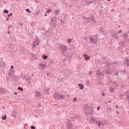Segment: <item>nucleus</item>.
I'll return each mask as SVG.
<instances>
[{
  "label": "nucleus",
  "mask_w": 129,
  "mask_h": 129,
  "mask_svg": "<svg viewBox=\"0 0 129 129\" xmlns=\"http://www.w3.org/2000/svg\"><path fill=\"white\" fill-rule=\"evenodd\" d=\"M60 49L61 50L62 53H66L68 50V46L64 45H61L60 47Z\"/></svg>",
  "instance_id": "4"
},
{
  "label": "nucleus",
  "mask_w": 129,
  "mask_h": 129,
  "mask_svg": "<svg viewBox=\"0 0 129 129\" xmlns=\"http://www.w3.org/2000/svg\"><path fill=\"white\" fill-rule=\"evenodd\" d=\"M68 42L69 43H71V39H69Z\"/></svg>",
  "instance_id": "45"
},
{
  "label": "nucleus",
  "mask_w": 129,
  "mask_h": 129,
  "mask_svg": "<svg viewBox=\"0 0 129 129\" xmlns=\"http://www.w3.org/2000/svg\"><path fill=\"white\" fill-rule=\"evenodd\" d=\"M31 129H35V128H36V127H35V126H34V125H31Z\"/></svg>",
  "instance_id": "40"
},
{
  "label": "nucleus",
  "mask_w": 129,
  "mask_h": 129,
  "mask_svg": "<svg viewBox=\"0 0 129 129\" xmlns=\"http://www.w3.org/2000/svg\"><path fill=\"white\" fill-rule=\"evenodd\" d=\"M5 89L1 88V90H0V93H5Z\"/></svg>",
  "instance_id": "32"
},
{
  "label": "nucleus",
  "mask_w": 129,
  "mask_h": 129,
  "mask_svg": "<svg viewBox=\"0 0 129 129\" xmlns=\"http://www.w3.org/2000/svg\"><path fill=\"white\" fill-rule=\"evenodd\" d=\"M8 34H11V32H10V31H8Z\"/></svg>",
  "instance_id": "54"
},
{
  "label": "nucleus",
  "mask_w": 129,
  "mask_h": 129,
  "mask_svg": "<svg viewBox=\"0 0 129 129\" xmlns=\"http://www.w3.org/2000/svg\"><path fill=\"white\" fill-rule=\"evenodd\" d=\"M120 97L121 98L122 97V94H121L120 96Z\"/></svg>",
  "instance_id": "57"
},
{
  "label": "nucleus",
  "mask_w": 129,
  "mask_h": 129,
  "mask_svg": "<svg viewBox=\"0 0 129 129\" xmlns=\"http://www.w3.org/2000/svg\"><path fill=\"white\" fill-rule=\"evenodd\" d=\"M2 119H3L4 120L7 119V115H4V116L2 117Z\"/></svg>",
  "instance_id": "31"
},
{
  "label": "nucleus",
  "mask_w": 129,
  "mask_h": 129,
  "mask_svg": "<svg viewBox=\"0 0 129 129\" xmlns=\"http://www.w3.org/2000/svg\"><path fill=\"white\" fill-rule=\"evenodd\" d=\"M109 91L111 93H113V92H114V89L112 87H110Z\"/></svg>",
  "instance_id": "13"
},
{
  "label": "nucleus",
  "mask_w": 129,
  "mask_h": 129,
  "mask_svg": "<svg viewBox=\"0 0 129 129\" xmlns=\"http://www.w3.org/2000/svg\"><path fill=\"white\" fill-rule=\"evenodd\" d=\"M85 20H86L87 23H90V18L84 17Z\"/></svg>",
  "instance_id": "23"
},
{
  "label": "nucleus",
  "mask_w": 129,
  "mask_h": 129,
  "mask_svg": "<svg viewBox=\"0 0 129 129\" xmlns=\"http://www.w3.org/2000/svg\"><path fill=\"white\" fill-rule=\"evenodd\" d=\"M122 37L124 38V40H126V39H127V38H128V34H127V33H123L122 34Z\"/></svg>",
  "instance_id": "8"
},
{
  "label": "nucleus",
  "mask_w": 129,
  "mask_h": 129,
  "mask_svg": "<svg viewBox=\"0 0 129 129\" xmlns=\"http://www.w3.org/2000/svg\"><path fill=\"white\" fill-rule=\"evenodd\" d=\"M107 110H109V111H112V110H113V109L111 108V107L108 106L107 107Z\"/></svg>",
  "instance_id": "25"
},
{
  "label": "nucleus",
  "mask_w": 129,
  "mask_h": 129,
  "mask_svg": "<svg viewBox=\"0 0 129 129\" xmlns=\"http://www.w3.org/2000/svg\"><path fill=\"white\" fill-rule=\"evenodd\" d=\"M116 36H117V33L116 32H114L112 34V37H115Z\"/></svg>",
  "instance_id": "24"
},
{
  "label": "nucleus",
  "mask_w": 129,
  "mask_h": 129,
  "mask_svg": "<svg viewBox=\"0 0 129 129\" xmlns=\"http://www.w3.org/2000/svg\"><path fill=\"white\" fill-rule=\"evenodd\" d=\"M76 99H77V98H75L74 99V101H76Z\"/></svg>",
  "instance_id": "48"
},
{
  "label": "nucleus",
  "mask_w": 129,
  "mask_h": 129,
  "mask_svg": "<svg viewBox=\"0 0 129 129\" xmlns=\"http://www.w3.org/2000/svg\"><path fill=\"white\" fill-rule=\"evenodd\" d=\"M91 118V120L94 122L96 123V120L95 119V118H94V117L93 116H91L90 117Z\"/></svg>",
  "instance_id": "16"
},
{
  "label": "nucleus",
  "mask_w": 129,
  "mask_h": 129,
  "mask_svg": "<svg viewBox=\"0 0 129 129\" xmlns=\"http://www.w3.org/2000/svg\"><path fill=\"white\" fill-rule=\"evenodd\" d=\"M116 113H117V114H119V112L118 111H117Z\"/></svg>",
  "instance_id": "52"
},
{
  "label": "nucleus",
  "mask_w": 129,
  "mask_h": 129,
  "mask_svg": "<svg viewBox=\"0 0 129 129\" xmlns=\"http://www.w3.org/2000/svg\"><path fill=\"white\" fill-rule=\"evenodd\" d=\"M111 66L114 67V68H115L116 66H117V63L116 62H112Z\"/></svg>",
  "instance_id": "19"
},
{
  "label": "nucleus",
  "mask_w": 129,
  "mask_h": 129,
  "mask_svg": "<svg viewBox=\"0 0 129 129\" xmlns=\"http://www.w3.org/2000/svg\"><path fill=\"white\" fill-rule=\"evenodd\" d=\"M34 43L33 44V46L34 47V48H36V47L37 46H38V45H39V40L37 39L34 42Z\"/></svg>",
  "instance_id": "6"
},
{
  "label": "nucleus",
  "mask_w": 129,
  "mask_h": 129,
  "mask_svg": "<svg viewBox=\"0 0 129 129\" xmlns=\"http://www.w3.org/2000/svg\"><path fill=\"white\" fill-rule=\"evenodd\" d=\"M115 107H116V108H118V105H116L115 106Z\"/></svg>",
  "instance_id": "50"
},
{
  "label": "nucleus",
  "mask_w": 129,
  "mask_h": 129,
  "mask_svg": "<svg viewBox=\"0 0 129 129\" xmlns=\"http://www.w3.org/2000/svg\"><path fill=\"white\" fill-rule=\"evenodd\" d=\"M9 77H10V78H11V77H12V78H14L13 77L12 75L11 74H9Z\"/></svg>",
  "instance_id": "41"
},
{
  "label": "nucleus",
  "mask_w": 129,
  "mask_h": 129,
  "mask_svg": "<svg viewBox=\"0 0 129 129\" xmlns=\"http://www.w3.org/2000/svg\"><path fill=\"white\" fill-rule=\"evenodd\" d=\"M96 123H98L99 126H100V124H101V123H100V121H97L96 122Z\"/></svg>",
  "instance_id": "35"
},
{
  "label": "nucleus",
  "mask_w": 129,
  "mask_h": 129,
  "mask_svg": "<svg viewBox=\"0 0 129 129\" xmlns=\"http://www.w3.org/2000/svg\"><path fill=\"white\" fill-rule=\"evenodd\" d=\"M93 112H94V109L92 108V112H90V114H91L92 115V114H93Z\"/></svg>",
  "instance_id": "34"
},
{
  "label": "nucleus",
  "mask_w": 129,
  "mask_h": 129,
  "mask_svg": "<svg viewBox=\"0 0 129 129\" xmlns=\"http://www.w3.org/2000/svg\"><path fill=\"white\" fill-rule=\"evenodd\" d=\"M108 102L109 103H110V102H111V101H109Z\"/></svg>",
  "instance_id": "60"
},
{
  "label": "nucleus",
  "mask_w": 129,
  "mask_h": 129,
  "mask_svg": "<svg viewBox=\"0 0 129 129\" xmlns=\"http://www.w3.org/2000/svg\"><path fill=\"white\" fill-rule=\"evenodd\" d=\"M86 82L87 84H89V81H86Z\"/></svg>",
  "instance_id": "46"
},
{
  "label": "nucleus",
  "mask_w": 129,
  "mask_h": 129,
  "mask_svg": "<svg viewBox=\"0 0 129 129\" xmlns=\"http://www.w3.org/2000/svg\"><path fill=\"white\" fill-rule=\"evenodd\" d=\"M121 33H122V30H120L118 32V34H121Z\"/></svg>",
  "instance_id": "43"
},
{
  "label": "nucleus",
  "mask_w": 129,
  "mask_h": 129,
  "mask_svg": "<svg viewBox=\"0 0 129 129\" xmlns=\"http://www.w3.org/2000/svg\"><path fill=\"white\" fill-rule=\"evenodd\" d=\"M78 86H79V87H80V89H81V90H83V89H84V86H83V85H82L81 84H79Z\"/></svg>",
  "instance_id": "12"
},
{
  "label": "nucleus",
  "mask_w": 129,
  "mask_h": 129,
  "mask_svg": "<svg viewBox=\"0 0 129 129\" xmlns=\"http://www.w3.org/2000/svg\"><path fill=\"white\" fill-rule=\"evenodd\" d=\"M44 92L45 94H48L49 93V89H48L47 90H44Z\"/></svg>",
  "instance_id": "26"
},
{
  "label": "nucleus",
  "mask_w": 129,
  "mask_h": 129,
  "mask_svg": "<svg viewBox=\"0 0 129 129\" xmlns=\"http://www.w3.org/2000/svg\"><path fill=\"white\" fill-rule=\"evenodd\" d=\"M44 16H45V17H47V14H45Z\"/></svg>",
  "instance_id": "58"
},
{
  "label": "nucleus",
  "mask_w": 129,
  "mask_h": 129,
  "mask_svg": "<svg viewBox=\"0 0 129 129\" xmlns=\"http://www.w3.org/2000/svg\"><path fill=\"white\" fill-rule=\"evenodd\" d=\"M126 98L127 100V101H129V95L128 94H125Z\"/></svg>",
  "instance_id": "30"
},
{
  "label": "nucleus",
  "mask_w": 129,
  "mask_h": 129,
  "mask_svg": "<svg viewBox=\"0 0 129 129\" xmlns=\"http://www.w3.org/2000/svg\"><path fill=\"white\" fill-rule=\"evenodd\" d=\"M60 12V10H56L55 11L54 13H55V15L56 16L59 15V12Z\"/></svg>",
  "instance_id": "22"
},
{
  "label": "nucleus",
  "mask_w": 129,
  "mask_h": 129,
  "mask_svg": "<svg viewBox=\"0 0 129 129\" xmlns=\"http://www.w3.org/2000/svg\"><path fill=\"white\" fill-rule=\"evenodd\" d=\"M53 97L55 99H58V100H61V99H65L66 96L61 95L60 94L55 93L53 95Z\"/></svg>",
  "instance_id": "1"
},
{
  "label": "nucleus",
  "mask_w": 129,
  "mask_h": 129,
  "mask_svg": "<svg viewBox=\"0 0 129 129\" xmlns=\"http://www.w3.org/2000/svg\"><path fill=\"white\" fill-rule=\"evenodd\" d=\"M12 27V26H8V28L9 29H11V27Z\"/></svg>",
  "instance_id": "53"
},
{
  "label": "nucleus",
  "mask_w": 129,
  "mask_h": 129,
  "mask_svg": "<svg viewBox=\"0 0 129 129\" xmlns=\"http://www.w3.org/2000/svg\"><path fill=\"white\" fill-rule=\"evenodd\" d=\"M14 94L17 95V94H18V93L15 92V93H14Z\"/></svg>",
  "instance_id": "56"
},
{
  "label": "nucleus",
  "mask_w": 129,
  "mask_h": 129,
  "mask_svg": "<svg viewBox=\"0 0 129 129\" xmlns=\"http://www.w3.org/2000/svg\"><path fill=\"white\" fill-rule=\"evenodd\" d=\"M105 73L106 75H110V74H111V71L107 70V71H106L105 72Z\"/></svg>",
  "instance_id": "11"
},
{
  "label": "nucleus",
  "mask_w": 129,
  "mask_h": 129,
  "mask_svg": "<svg viewBox=\"0 0 129 129\" xmlns=\"http://www.w3.org/2000/svg\"><path fill=\"white\" fill-rule=\"evenodd\" d=\"M66 123H67V127L68 129H73L72 124H71V121L70 119H67L66 121Z\"/></svg>",
  "instance_id": "3"
},
{
  "label": "nucleus",
  "mask_w": 129,
  "mask_h": 129,
  "mask_svg": "<svg viewBox=\"0 0 129 129\" xmlns=\"http://www.w3.org/2000/svg\"><path fill=\"white\" fill-rule=\"evenodd\" d=\"M51 9H48V10L46 11V13H51Z\"/></svg>",
  "instance_id": "39"
},
{
  "label": "nucleus",
  "mask_w": 129,
  "mask_h": 129,
  "mask_svg": "<svg viewBox=\"0 0 129 129\" xmlns=\"http://www.w3.org/2000/svg\"><path fill=\"white\" fill-rule=\"evenodd\" d=\"M119 45H120V46H122L121 49H122V48H123L124 47V42L123 41H122L119 43Z\"/></svg>",
  "instance_id": "15"
},
{
  "label": "nucleus",
  "mask_w": 129,
  "mask_h": 129,
  "mask_svg": "<svg viewBox=\"0 0 129 129\" xmlns=\"http://www.w3.org/2000/svg\"><path fill=\"white\" fill-rule=\"evenodd\" d=\"M39 66H40V68H41V69H44V68H45V67H46V64L40 63Z\"/></svg>",
  "instance_id": "14"
},
{
  "label": "nucleus",
  "mask_w": 129,
  "mask_h": 129,
  "mask_svg": "<svg viewBox=\"0 0 129 129\" xmlns=\"http://www.w3.org/2000/svg\"><path fill=\"white\" fill-rule=\"evenodd\" d=\"M35 95L37 97H40L41 94L39 92H37Z\"/></svg>",
  "instance_id": "28"
},
{
  "label": "nucleus",
  "mask_w": 129,
  "mask_h": 129,
  "mask_svg": "<svg viewBox=\"0 0 129 129\" xmlns=\"http://www.w3.org/2000/svg\"><path fill=\"white\" fill-rule=\"evenodd\" d=\"M4 13H5V14H9V11H8L7 9H6L5 10H4Z\"/></svg>",
  "instance_id": "33"
},
{
  "label": "nucleus",
  "mask_w": 129,
  "mask_h": 129,
  "mask_svg": "<svg viewBox=\"0 0 129 129\" xmlns=\"http://www.w3.org/2000/svg\"><path fill=\"white\" fill-rule=\"evenodd\" d=\"M99 109H100V106L97 107V110H99Z\"/></svg>",
  "instance_id": "44"
},
{
  "label": "nucleus",
  "mask_w": 129,
  "mask_h": 129,
  "mask_svg": "<svg viewBox=\"0 0 129 129\" xmlns=\"http://www.w3.org/2000/svg\"><path fill=\"white\" fill-rule=\"evenodd\" d=\"M125 71H126V70H125V69H124V70H120L119 71V72L120 73V74L122 75V74H124V73H125Z\"/></svg>",
  "instance_id": "17"
},
{
  "label": "nucleus",
  "mask_w": 129,
  "mask_h": 129,
  "mask_svg": "<svg viewBox=\"0 0 129 129\" xmlns=\"http://www.w3.org/2000/svg\"><path fill=\"white\" fill-rule=\"evenodd\" d=\"M18 90H21V91H23V89L21 87H18Z\"/></svg>",
  "instance_id": "37"
},
{
  "label": "nucleus",
  "mask_w": 129,
  "mask_h": 129,
  "mask_svg": "<svg viewBox=\"0 0 129 129\" xmlns=\"http://www.w3.org/2000/svg\"><path fill=\"white\" fill-rule=\"evenodd\" d=\"M100 75V76H102L103 77H104V73H101Z\"/></svg>",
  "instance_id": "38"
},
{
  "label": "nucleus",
  "mask_w": 129,
  "mask_h": 129,
  "mask_svg": "<svg viewBox=\"0 0 129 129\" xmlns=\"http://www.w3.org/2000/svg\"><path fill=\"white\" fill-rule=\"evenodd\" d=\"M42 57H43V59H44V60H46V59H47V58H48V56H47L46 55H42Z\"/></svg>",
  "instance_id": "29"
},
{
  "label": "nucleus",
  "mask_w": 129,
  "mask_h": 129,
  "mask_svg": "<svg viewBox=\"0 0 129 129\" xmlns=\"http://www.w3.org/2000/svg\"><path fill=\"white\" fill-rule=\"evenodd\" d=\"M90 17L91 23H96V21H95V19H94V16H93L92 15H90Z\"/></svg>",
  "instance_id": "7"
},
{
  "label": "nucleus",
  "mask_w": 129,
  "mask_h": 129,
  "mask_svg": "<svg viewBox=\"0 0 129 129\" xmlns=\"http://www.w3.org/2000/svg\"><path fill=\"white\" fill-rule=\"evenodd\" d=\"M110 1H111V0H108V2H110Z\"/></svg>",
  "instance_id": "61"
},
{
  "label": "nucleus",
  "mask_w": 129,
  "mask_h": 129,
  "mask_svg": "<svg viewBox=\"0 0 129 129\" xmlns=\"http://www.w3.org/2000/svg\"><path fill=\"white\" fill-rule=\"evenodd\" d=\"M89 40L91 44H96L97 43V36L96 35H92L89 37Z\"/></svg>",
  "instance_id": "2"
},
{
  "label": "nucleus",
  "mask_w": 129,
  "mask_h": 129,
  "mask_svg": "<svg viewBox=\"0 0 129 129\" xmlns=\"http://www.w3.org/2000/svg\"><path fill=\"white\" fill-rule=\"evenodd\" d=\"M101 74V73L99 72V71H98L96 72V74H97V77H98V78H100V74Z\"/></svg>",
  "instance_id": "20"
},
{
  "label": "nucleus",
  "mask_w": 129,
  "mask_h": 129,
  "mask_svg": "<svg viewBox=\"0 0 129 129\" xmlns=\"http://www.w3.org/2000/svg\"><path fill=\"white\" fill-rule=\"evenodd\" d=\"M124 64L126 66H127L128 67H129V59L127 58V57H125L124 58Z\"/></svg>",
  "instance_id": "5"
},
{
  "label": "nucleus",
  "mask_w": 129,
  "mask_h": 129,
  "mask_svg": "<svg viewBox=\"0 0 129 129\" xmlns=\"http://www.w3.org/2000/svg\"><path fill=\"white\" fill-rule=\"evenodd\" d=\"M89 74H90V75L92 74V72L90 71V72H89Z\"/></svg>",
  "instance_id": "47"
},
{
  "label": "nucleus",
  "mask_w": 129,
  "mask_h": 129,
  "mask_svg": "<svg viewBox=\"0 0 129 129\" xmlns=\"http://www.w3.org/2000/svg\"><path fill=\"white\" fill-rule=\"evenodd\" d=\"M113 86L114 87L117 88L118 87V85L115 82H113Z\"/></svg>",
  "instance_id": "18"
},
{
  "label": "nucleus",
  "mask_w": 129,
  "mask_h": 129,
  "mask_svg": "<svg viewBox=\"0 0 129 129\" xmlns=\"http://www.w3.org/2000/svg\"><path fill=\"white\" fill-rule=\"evenodd\" d=\"M112 63V62H106V64L107 65V66H108L109 67V66H111Z\"/></svg>",
  "instance_id": "27"
},
{
  "label": "nucleus",
  "mask_w": 129,
  "mask_h": 129,
  "mask_svg": "<svg viewBox=\"0 0 129 129\" xmlns=\"http://www.w3.org/2000/svg\"><path fill=\"white\" fill-rule=\"evenodd\" d=\"M84 56V58L86 61H87V60H89V59H90V56L87 55V54H85Z\"/></svg>",
  "instance_id": "9"
},
{
  "label": "nucleus",
  "mask_w": 129,
  "mask_h": 129,
  "mask_svg": "<svg viewBox=\"0 0 129 129\" xmlns=\"http://www.w3.org/2000/svg\"><path fill=\"white\" fill-rule=\"evenodd\" d=\"M115 39H116L117 40V39H118V37H117V36H115Z\"/></svg>",
  "instance_id": "49"
},
{
  "label": "nucleus",
  "mask_w": 129,
  "mask_h": 129,
  "mask_svg": "<svg viewBox=\"0 0 129 129\" xmlns=\"http://www.w3.org/2000/svg\"><path fill=\"white\" fill-rule=\"evenodd\" d=\"M6 21H9V18H7Z\"/></svg>",
  "instance_id": "59"
},
{
  "label": "nucleus",
  "mask_w": 129,
  "mask_h": 129,
  "mask_svg": "<svg viewBox=\"0 0 129 129\" xmlns=\"http://www.w3.org/2000/svg\"><path fill=\"white\" fill-rule=\"evenodd\" d=\"M114 74H115V76H117V78H118V76H119L118 75V71H116V72H113Z\"/></svg>",
  "instance_id": "21"
},
{
  "label": "nucleus",
  "mask_w": 129,
  "mask_h": 129,
  "mask_svg": "<svg viewBox=\"0 0 129 129\" xmlns=\"http://www.w3.org/2000/svg\"><path fill=\"white\" fill-rule=\"evenodd\" d=\"M90 107V106H89L87 104H85L84 105V108L85 109V110H87L88 109H89V108Z\"/></svg>",
  "instance_id": "10"
},
{
  "label": "nucleus",
  "mask_w": 129,
  "mask_h": 129,
  "mask_svg": "<svg viewBox=\"0 0 129 129\" xmlns=\"http://www.w3.org/2000/svg\"><path fill=\"white\" fill-rule=\"evenodd\" d=\"M26 12H27L28 13H31V11H30L29 9H26Z\"/></svg>",
  "instance_id": "36"
},
{
  "label": "nucleus",
  "mask_w": 129,
  "mask_h": 129,
  "mask_svg": "<svg viewBox=\"0 0 129 129\" xmlns=\"http://www.w3.org/2000/svg\"><path fill=\"white\" fill-rule=\"evenodd\" d=\"M11 69H14V66H11Z\"/></svg>",
  "instance_id": "51"
},
{
  "label": "nucleus",
  "mask_w": 129,
  "mask_h": 129,
  "mask_svg": "<svg viewBox=\"0 0 129 129\" xmlns=\"http://www.w3.org/2000/svg\"><path fill=\"white\" fill-rule=\"evenodd\" d=\"M32 76H34V75H32Z\"/></svg>",
  "instance_id": "62"
},
{
  "label": "nucleus",
  "mask_w": 129,
  "mask_h": 129,
  "mask_svg": "<svg viewBox=\"0 0 129 129\" xmlns=\"http://www.w3.org/2000/svg\"><path fill=\"white\" fill-rule=\"evenodd\" d=\"M102 96H104V93H102Z\"/></svg>",
  "instance_id": "55"
},
{
  "label": "nucleus",
  "mask_w": 129,
  "mask_h": 129,
  "mask_svg": "<svg viewBox=\"0 0 129 129\" xmlns=\"http://www.w3.org/2000/svg\"><path fill=\"white\" fill-rule=\"evenodd\" d=\"M13 16V13H10L9 15H8V17H11Z\"/></svg>",
  "instance_id": "42"
}]
</instances>
